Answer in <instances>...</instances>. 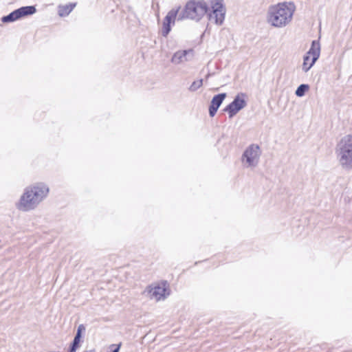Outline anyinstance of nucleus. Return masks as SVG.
Returning a JSON list of instances; mask_svg holds the SVG:
<instances>
[{
    "mask_svg": "<svg viewBox=\"0 0 352 352\" xmlns=\"http://www.w3.org/2000/svg\"><path fill=\"white\" fill-rule=\"evenodd\" d=\"M49 192V186L43 182L28 186L16 203V208L22 212L33 210L47 197Z\"/></svg>",
    "mask_w": 352,
    "mask_h": 352,
    "instance_id": "1",
    "label": "nucleus"
},
{
    "mask_svg": "<svg viewBox=\"0 0 352 352\" xmlns=\"http://www.w3.org/2000/svg\"><path fill=\"white\" fill-rule=\"evenodd\" d=\"M49 192V186L43 182L28 186L16 203V208L22 212L33 210L47 197Z\"/></svg>",
    "mask_w": 352,
    "mask_h": 352,
    "instance_id": "2",
    "label": "nucleus"
},
{
    "mask_svg": "<svg viewBox=\"0 0 352 352\" xmlns=\"http://www.w3.org/2000/svg\"><path fill=\"white\" fill-rule=\"evenodd\" d=\"M294 10L292 3L283 2L272 6L268 10V22L274 27H285L291 22Z\"/></svg>",
    "mask_w": 352,
    "mask_h": 352,
    "instance_id": "3",
    "label": "nucleus"
},
{
    "mask_svg": "<svg viewBox=\"0 0 352 352\" xmlns=\"http://www.w3.org/2000/svg\"><path fill=\"white\" fill-rule=\"evenodd\" d=\"M209 10L210 8L208 3L204 0H190L179 14L178 20L188 19L199 21L205 14H208Z\"/></svg>",
    "mask_w": 352,
    "mask_h": 352,
    "instance_id": "4",
    "label": "nucleus"
},
{
    "mask_svg": "<svg viewBox=\"0 0 352 352\" xmlns=\"http://www.w3.org/2000/svg\"><path fill=\"white\" fill-rule=\"evenodd\" d=\"M341 166L347 170L352 169V135L343 137L337 146L336 151Z\"/></svg>",
    "mask_w": 352,
    "mask_h": 352,
    "instance_id": "5",
    "label": "nucleus"
},
{
    "mask_svg": "<svg viewBox=\"0 0 352 352\" xmlns=\"http://www.w3.org/2000/svg\"><path fill=\"white\" fill-rule=\"evenodd\" d=\"M143 294L156 301L164 300L170 295L169 285L167 281H162L155 285H148L143 292Z\"/></svg>",
    "mask_w": 352,
    "mask_h": 352,
    "instance_id": "6",
    "label": "nucleus"
},
{
    "mask_svg": "<svg viewBox=\"0 0 352 352\" xmlns=\"http://www.w3.org/2000/svg\"><path fill=\"white\" fill-rule=\"evenodd\" d=\"M320 54V44L319 41L314 40L311 42L308 52L303 56L302 69L307 73L314 65Z\"/></svg>",
    "mask_w": 352,
    "mask_h": 352,
    "instance_id": "7",
    "label": "nucleus"
},
{
    "mask_svg": "<svg viewBox=\"0 0 352 352\" xmlns=\"http://www.w3.org/2000/svg\"><path fill=\"white\" fill-rule=\"evenodd\" d=\"M245 95L244 94H237L229 104H228L223 111L228 113L230 118L234 117L239 111L243 109L247 105V102L245 100Z\"/></svg>",
    "mask_w": 352,
    "mask_h": 352,
    "instance_id": "8",
    "label": "nucleus"
},
{
    "mask_svg": "<svg viewBox=\"0 0 352 352\" xmlns=\"http://www.w3.org/2000/svg\"><path fill=\"white\" fill-rule=\"evenodd\" d=\"M260 156L258 145L251 144L243 152L242 160L248 164V166H255Z\"/></svg>",
    "mask_w": 352,
    "mask_h": 352,
    "instance_id": "9",
    "label": "nucleus"
},
{
    "mask_svg": "<svg viewBox=\"0 0 352 352\" xmlns=\"http://www.w3.org/2000/svg\"><path fill=\"white\" fill-rule=\"evenodd\" d=\"M225 8L221 3L216 2L212 6V11L208 13V19L217 25H221L225 19Z\"/></svg>",
    "mask_w": 352,
    "mask_h": 352,
    "instance_id": "10",
    "label": "nucleus"
},
{
    "mask_svg": "<svg viewBox=\"0 0 352 352\" xmlns=\"http://www.w3.org/2000/svg\"><path fill=\"white\" fill-rule=\"evenodd\" d=\"M193 57L194 50L192 49L178 50L173 54L170 62L174 65L184 64L192 60Z\"/></svg>",
    "mask_w": 352,
    "mask_h": 352,
    "instance_id": "11",
    "label": "nucleus"
},
{
    "mask_svg": "<svg viewBox=\"0 0 352 352\" xmlns=\"http://www.w3.org/2000/svg\"><path fill=\"white\" fill-rule=\"evenodd\" d=\"M180 7H178L176 9L170 10L165 16L162 29V35L164 37H166L168 34L170 33L171 30V25H174L175 22L176 17L179 12Z\"/></svg>",
    "mask_w": 352,
    "mask_h": 352,
    "instance_id": "12",
    "label": "nucleus"
},
{
    "mask_svg": "<svg viewBox=\"0 0 352 352\" xmlns=\"http://www.w3.org/2000/svg\"><path fill=\"white\" fill-rule=\"evenodd\" d=\"M180 7H178L176 9L170 10L165 16L162 29V35L164 37H166L168 34L170 33L171 30V25H174L175 22L176 17L179 12Z\"/></svg>",
    "mask_w": 352,
    "mask_h": 352,
    "instance_id": "13",
    "label": "nucleus"
},
{
    "mask_svg": "<svg viewBox=\"0 0 352 352\" xmlns=\"http://www.w3.org/2000/svg\"><path fill=\"white\" fill-rule=\"evenodd\" d=\"M226 98V93L218 94L213 96L211 100L210 104L209 106V115L210 117H214L217 113V110L221 105L222 102Z\"/></svg>",
    "mask_w": 352,
    "mask_h": 352,
    "instance_id": "14",
    "label": "nucleus"
},
{
    "mask_svg": "<svg viewBox=\"0 0 352 352\" xmlns=\"http://www.w3.org/2000/svg\"><path fill=\"white\" fill-rule=\"evenodd\" d=\"M16 10L17 12L18 19L27 16L32 15L36 12V9L34 6H22L18 9H16Z\"/></svg>",
    "mask_w": 352,
    "mask_h": 352,
    "instance_id": "15",
    "label": "nucleus"
},
{
    "mask_svg": "<svg viewBox=\"0 0 352 352\" xmlns=\"http://www.w3.org/2000/svg\"><path fill=\"white\" fill-rule=\"evenodd\" d=\"M16 10L17 12L18 19L27 16L32 15L36 12V9L34 6H22L18 9H16Z\"/></svg>",
    "mask_w": 352,
    "mask_h": 352,
    "instance_id": "16",
    "label": "nucleus"
},
{
    "mask_svg": "<svg viewBox=\"0 0 352 352\" xmlns=\"http://www.w3.org/2000/svg\"><path fill=\"white\" fill-rule=\"evenodd\" d=\"M76 3H70L67 5H60L58 7V15L61 17L68 16L76 7Z\"/></svg>",
    "mask_w": 352,
    "mask_h": 352,
    "instance_id": "17",
    "label": "nucleus"
},
{
    "mask_svg": "<svg viewBox=\"0 0 352 352\" xmlns=\"http://www.w3.org/2000/svg\"><path fill=\"white\" fill-rule=\"evenodd\" d=\"M17 12H16V10H14V11L11 12L10 14H8V15L6 16H3L2 18H1V21L3 23H12V22H14L18 19V17H17Z\"/></svg>",
    "mask_w": 352,
    "mask_h": 352,
    "instance_id": "18",
    "label": "nucleus"
},
{
    "mask_svg": "<svg viewBox=\"0 0 352 352\" xmlns=\"http://www.w3.org/2000/svg\"><path fill=\"white\" fill-rule=\"evenodd\" d=\"M309 89V85H307V84H301L300 85L296 91H295V94L298 96V97H302L303 96H305V93Z\"/></svg>",
    "mask_w": 352,
    "mask_h": 352,
    "instance_id": "19",
    "label": "nucleus"
},
{
    "mask_svg": "<svg viewBox=\"0 0 352 352\" xmlns=\"http://www.w3.org/2000/svg\"><path fill=\"white\" fill-rule=\"evenodd\" d=\"M203 85V79L195 80L192 82L188 88V90L191 92H195L199 89Z\"/></svg>",
    "mask_w": 352,
    "mask_h": 352,
    "instance_id": "20",
    "label": "nucleus"
},
{
    "mask_svg": "<svg viewBox=\"0 0 352 352\" xmlns=\"http://www.w3.org/2000/svg\"><path fill=\"white\" fill-rule=\"evenodd\" d=\"M81 337L82 336L80 334V333H76L74 338L71 344L79 347Z\"/></svg>",
    "mask_w": 352,
    "mask_h": 352,
    "instance_id": "21",
    "label": "nucleus"
},
{
    "mask_svg": "<svg viewBox=\"0 0 352 352\" xmlns=\"http://www.w3.org/2000/svg\"><path fill=\"white\" fill-rule=\"evenodd\" d=\"M78 348V346L71 344L69 346L68 352H76V351L77 350Z\"/></svg>",
    "mask_w": 352,
    "mask_h": 352,
    "instance_id": "22",
    "label": "nucleus"
},
{
    "mask_svg": "<svg viewBox=\"0 0 352 352\" xmlns=\"http://www.w3.org/2000/svg\"><path fill=\"white\" fill-rule=\"evenodd\" d=\"M85 327L82 325V324H80L78 327V329H77V331H76V333H80V334L82 336V331H85Z\"/></svg>",
    "mask_w": 352,
    "mask_h": 352,
    "instance_id": "23",
    "label": "nucleus"
},
{
    "mask_svg": "<svg viewBox=\"0 0 352 352\" xmlns=\"http://www.w3.org/2000/svg\"><path fill=\"white\" fill-rule=\"evenodd\" d=\"M112 346H115V349H113L111 351V352H119L120 351V346H121V343L117 344V345H111Z\"/></svg>",
    "mask_w": 352,
    "mask_h": 352,
    "instance_id": "24",
    "label": "nucleus"
},
{
    "mask_svg": "<svg viewBox=\"0 0 352 352\" xmlns=\"http://www.w3.org/2000/svg\"><path fill=\"white\" fill-rule=\"evenodd\" d=\"M83 352H94V351H85Z\"/></svg>",
    "mask_w": 352,
    "mask_h": 352,
    "instance_id": "25",
    "label": "nucleus"
},
{
    "mask_svg": "<svg viewBox=\"0 0 352 352\" xmlns=\"http://www.w3.org/2000/svg\"><path fill=\"white\" fill-rule=\"evenodd\" d=\"M209 76H210V74H207L206 78H209Z\"/></svg>",
    "mask_w": 352,
    "mask_h": 352,
    "instance_id": "26",
    "label": "nucleus"
}]
</instances>
